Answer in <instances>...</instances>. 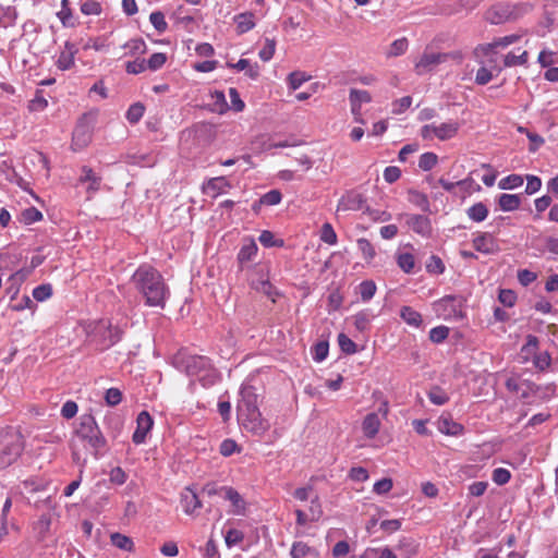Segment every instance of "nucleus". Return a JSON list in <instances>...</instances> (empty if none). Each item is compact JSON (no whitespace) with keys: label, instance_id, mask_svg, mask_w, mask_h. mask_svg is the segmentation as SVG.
Masks as SVG:
<instances>
[{"label":"nucleus","instance_id":"e433bc0d","mask_svg":"<svg viewBox=\"0 0 558 558\" xmlns=\"http://www.w3.org/2000/svg\"><path fill=\"white\" fill-rule=\"evenodd\" d=\"M437 161H438V157L436 154L424 153L420 157L418 167L424 171H428L437 165Z\"/></svg>","mask_w":558,"mask_h":558},{"label":"nucleus","instance_id":"ddd939ff","mask_svg":"<svg viewBox=\"0 0 558 558\" xmlns=\"http://www.w3.org/2000/svg\"><path fill=\"white\" fill-rule=\"evenodd\" d=\"M405 223L417 234L427 236L432 232L430 220L423 215H405Z\"/></svg>","mask_w":558,"mask_h":558},{"label":"nucleus","instance_id":"4c0bfd02","mask_svg":"<svg viewBox=\"0 0 558 558\" xmlns=\"http://www.w3.org/2000/svg\"><path fill=\"white\" fill-rule=\"evenodd\" d=\"M124 48L129 49V53L131 56L143 54L146 52V44L141 38L131 39L124 45Z\"/></svg>","mask_w":558,"mask_h":558},{"label":"nucleus","instance_id":"bf43d9fd","mask_svg":"<svg viewBox=\"0 0 558 558\" xmlns=\"http://www.w3.org/2000/svg\"><path fill=\"white\" fill-rule=\"evenodd\" d=\"M23 221L27 225L43 219V214L35 207H29L22 213Z\"/></svg>","mask_w":558,"mask_h":558},{"label":"nucleus","instance_id":"aec40b11","mask_svg":"<svg viewBox=\"0 0 558 558\" xmlns=\"http://www.w3.org/2000/svg\"><path fill=\"white\" fill-rule=\"evenodd\" d=\"M291 558H318L317 549L304 542H294L290 550Z\"/></svg>","mask_w":558,"mask_h":558},{"label":"nucleus","instance_id":"6e6552de","mask_svg":"<svg viewBox=\"0 0 558 558\" xmlns=\"http://www.w3.org/2000/svg\"><path fill=\"white\" fill-rule=\"evenodd\" d=\"M240 400L236 405V416H247L258 409L257 395L253 387H242L240 390Z\"/></svg>","mask_w":558,"mask_h":558},{"label":"nucleus","instance_id":"7c9ffc66","mask_svg":"<svg viewBox=\"0 0 558 558\" xmlns=\"http://www.w3.org/2000/svg\"><path fill=\"white\" fill-rule=\"evenodd\" d=\"M428 398L436 405H444L449 401L448 393L439 386H433L428 391Z\"/></svg>","mask_w":558,"mask_h":558},{"label":"nucleus","instance_id":"c9c22d12","mask_svg":"<svg viewBox=\"0 0 558 558\" xmlns=\"http://www.w3.org/2000/svg\"><path fill=\"white\" fill-rule=\"evenodd\" d=\"M320 240L329 245H335L337 243V234L329 222H325L322 226Z\"/></svg>","mask_w":558,"mask_h":558},{"label":"nucleus","instance_id":"37998d69","mask_svg":"<svg viewBox=\"0 0 558 558\" xmlns=\"http://www.w3.org/2000/svg\"><path fill=\"white\" fill-rule=\"evenodd\" d=\"M426 270L430 274H442L445 271V265L440 257L432 255L426 263Z\"/></svg>","mask_w":558,"mask_h":558},{"label":"nucleus","instance_id":"f257e3e1","mask_svg":"<svg viewBox=\"0 0 558 558\" xmlns=\"http://www.w3.org/2000/svg\"><path fill=\"white\" fill-rule=\"evenodd\" d=\"M132 282L147 306L165 307L169 290L157 269L150 265L140 266L132 276Z\"/></svg>","mask_w":558,"mask_h":558},{"label":"nucleus","instance_id":"79ce46f5","mask_svg":"<svg viewBox=\"0 0 558 558\" xmlns=\"http://www.w3.org/2000/svg\"><path fill=\"white\" fill-rule=\"evenodd\" d=\"M281 202V193L278 190H271L264 194L259 201L258 205L274 206Z\"/></svg>","mask_w":558,"mask_h":558},{"label":"nucleus","instance_id":"a19ab883","mask_svg":"<svg viewBox=\"0 0 558 558\" xmlns=\"http://www.w3.org/2000/svg\"><path fill=\"white\" fill-rule=\"evenodd\" d=\"M338 344L342 352L347 354H354L357 349L354 341H352L347 335L340 333L338 336Z\"/></svg>","mask_w":558,"mask_h":558},{"label":"nucleus","instance_id":"9b49d317","mask_svg":"<svg viewBox=\"0 0 558 558\" xmlns=\"http://www.w3.org/2000/svg\"><path fill=\"white\" fill-rule=\"evenodd\" d=\"M153 418L146 411H142L136 420V429L133 434V442L136 445L143 444L146 439L148 432L153 427Z\"/></svg>","mask_w":558,"mask_h":558},{"label":"nucleus","instance_id":"393cba45","mask_svg":"<svg viewBox=\"0 0 558 558\" xmlns=\"http://www.w3.org/2000/svg\"><path fill=\"white\" fill-rule=\"evenodd\" d=\"M256 253H257L256 243L254 242V240H248L241 246L240 252L238 254V260L240 264L250 262L256 255Z\"/></svg>","mask_w":558,"mask_h":558},{"label":"nucleus","instance_id":"ea45409f","mask_svg":"<svg viewBox=\"0 0 558 558\" xmlns=\"http://www.w3.org/2000/svg\"><path fill=\"white\" fill-rule=\"evenodd\" d=\"M357 247L362 252L363 257L366 260H372L375 257V255H376L374 246L372 245V243L367 239H364V238L359 239L357 240Z\"/></svg>","mask_w":558,"mask_h":558},{"label":"nucleus","instance_id":"20e7f679","mask_svg":"<svg viewBox=\"0 0 558 558\" xmlns=\"http://www.w3.org/2000/svg\"><path fill=\"white\" fill-rule=\"evenodd\" d=\"M89 336L100 350H105L120 341L122 330L112 326L109 320L102 319L95 324Z\"/></svg>","mask_w":558,"mask_h":558},{"label":"nucleus","instance_id":"2f4dec72","mask_svg":"<svg viewBox=\"0 0 558 558\" xmlns=\"http://www.w3.org/2000/svg\"><path fill=\"white\" fill-rule=\"evenodd\" d=\"M523 184V177L520 174H510L504 179H501L498 183L499 189L501 190H513Z\"/></svg>","mask_w":558,"mask_h":558},{"label":"nucleus","instance_id":"13d9d810","mask_svg":"<svg viewBox=\"0 0 558 558\" xmlns=\"http://www.w3.org/2000/svg\"><path fill=\"white\" fill-rule=\"evenodd\" d=\"M492 478L497 485H505L510 481L511 474L507 469L497 468L493 471Z\"/></svg>","mask_w":558,"mask_h":558},{"label":"nucleus","instance_id":"f8f14e48","mask_svg":"<svg viewBox=\"0 0 558 558\" xmlns=\"http://www.w3.org/2000/svg\"><path fill=\"white\" fill-rule=\"evenodd\" d=\"M473 247L484 254H494L498 252L499 247L495 238L487 232L478 233L472 241Z\"/></svg>","mask_w":558,"mask_h":558},{"label":"nucleus","instance_id":"3c124183","mask_svg":"<svg viewBox=\"0 0 558 558\" xmlns=\"http://www.w3.org/2000/svg\"><path fill=\"white\" fill-rule=\"evenodd\" d=\"M51 294L52 288L50 284H40L33 290V298L39 302L46 301Z\"/></svg>","mask_w":558,"mask_h":558},{"label":"nucleus","instance_id":"f03ea898","mask_svg":"<svg viewBox=\"0 0 558 558\" xmlns=\"http://www.w3.org/2000/svg\"><path fill=\"white\" fill-rule=\"evenodd\" d=\"M75 437L96 459L100 457L101 450L107 444L105 436L92 414H83L80 417L78 425L75 428Z\"/></svg>","mask_w":558,"mask_h":558},{"label":"nucleus","instance_id":"473e14b6","mask_svg":"<svg viewBox=\"0 0 558 558\" xmlns=\"http://www.w3.org/2000/svg\"><path fill=\"white\" fill-rule=\"evenodd\" d=\"M111 543L117 548L131 551L133 548V542L130 537L120 534V533H113L111 534Z\"/></svg>","mask_w":558,"mask_h":558},{"label":"nucleus","instance_id":"338daca9","mask_svg":"<svg viewBox=\"0 0 558 558\" xmlns=\"http://www.w3.org/2000/svg\"><path fill=\"white\" fill-rule=\"evenodd\" d=\"M412 104V98L410 96H404L392 104V112L395 114H400L404 112Z\"/></svg>","mask_w":558,"mask_h":558},{"label":"nucleus","instance_id":"603ef678","mask_svg":"<svg viewBox=\"0 0 558 558\" xmlns=\"http://www.w3.org/2000/svg\"><path fill=\"white\" fill-rule=\"evenodd\" d=\"M259 242L265 246V247H272V246H282L283 245V241L282 240H275V235L272 232L268 231V230H264L259 238H258Z\"/></svg>","mask_w":558,"mask_h":558},{"label":"nucleus","instance_id":"5701e85b","mask_svg":"<svg viewBox=\"0 0 558 558\" xmlns=\"http://www.w3.org/2000/svg\"><path fill=\"white\" fill-rule=\"evenodd\" d=\"M521 197L517 194H501L498 205L504 211H512L520 207Z\"/></svg>","mask_w":558,"mask_h":558},{"label":"nucleus","instance_id":"c85d7f7f","mask_svg":"<svg viewBox=\"0 0 558 558\" xmlns=\"http://www.w3.org/2000/svg\"><path fill=\"white\" fill-rule=\"evenodd\" d=\"M210 97L213 99V111L220 114L228 111L229 106L223 92L215 90L211 93Z\"/></svg>","mask_w":558,"mask_h":558},{"label":"nucleus","instance_id":"0eeeda50","mask_svg":"<svg viewBox=\"0 0 558 558\" xmlns=\"http://www.w3.org/2000/svg\"><path fill=\"white\" fill-rule=\"evenodd\" d=\"M239 423L250 433L262 436L270 427L267 420L263 418L259 410L247 414V416L238 417Z\"/></svg>","mask_w":558,"mask_h":558},{"label":"nucleus","instance_id":"a878e982","mask_svg":"<svg viewBox=\"0 0 558 558\" xmlns=\"http://www.w3.org/2000/svg\"><path fill=\"white\" fill-rule=\"evenodd\" d=\"M468 217L475 221V222H482L484 221L488 216V208L485 204L482 202L474 204L466 210Z\"/></svg>","mask_w":558,"mask_h":558},{"label":"nucleus","instance_id":"680f3d73","mask_svg":"<svg viewBox=\"0 0 558 558\" xmlns=\"http://www.w3.org/2000/svg\"><path fill=\"white\" fill-rule=\"evenodd\" d=\"M105 400L108 405L114 407L122 401V392L118 388H109L106 391Z\"/></svg>","mask_w":558,"mask_h":558},{"label":"nucleus","instance_id":"4468645a","mask_svg":"<svg viewBox=\"0 0 558 558\" xmlns=\"http://www.w3.org/2000/svg\"><path fill=\"white\" fill-rule=\"evenodd\" d=\"M219 496L223 499L229 500L233 507L232 512L234 514H243L245 511V501L242 496L232 487L222 486L219 487Z\"/></svg>","mask_w":558,"mask_h":558},{"label":"nucleus","instance_id":"c03bdc74","mask_svg":"<svg viewBox=\"0 0 558 558\" xmlns=\"http://www.w3.org/2000/svg\"><path fill=\"white\" fill-rule=\"evenodd\" d=\"M230 184L223 177L213 178L208 181L206 185L207 191H213L214 193H221L226 187H229Z\"/></svg>","mask_w":558,"mask_h":558},{"label":"nucleus","instance_id":"dca6fc26","mask_svg":"<svg viewBox=\"0 0 558 558\" xmlns=\"http://www.w3.org/2000/svg\"><path fill=\"white\" fill-rule=\"evenodd\" d=\"M438 183L441 185L444 190L452 193L456 196L463 197L464 194L470 193V189L473 184V180L464 179L458 182H449L442 178L439 179Z\"/></svg>","mask_w":558,"mask_h":558},{"label":"nucleus","instance_id":"a18cd8bd","mask_svg":"<svg viewBox=\"0 0 558 558\" xmlns=\"http://www.w3.org/2000/svg\"><path fill=\"white\" fill-rule=\"evenodd\" d=\"M149 21L159 33L165 32L168 27L165 15L160 11L150 13Z\"/></svg>","mask_w":558,"mask_h":558},{"label":"nucleus","instance_id":"6e6d98bb","mask_svg":"<svg viewBox=\"0 0 558 558\" xmlns=\"http://www.w3.org/2000/svg\"><path fill=\"white\" fill-rule=\"evenodd\" d=\"M520 38L519 35H508V36H505V37H500V38H496L493 43H490L488 45V48L489 49H495V48H505L509 45H512L514 44L515 41H518Z\"/></svg>","mask_w":558,"mask_h":558},{"label":"nucleus","instance_id":"2eb2a0df","mask_svg":"<svg viewBox=\"0 0 558 558\" xmlns=\"http://www.w3.org/2000/svg\"><path fill=\"white\" fill-rule=\"evenodd\" d=\"M365 201L362 194L349 192L343 195L337 206V211L360 210L363 208Z\"/></svg>","mask_w":558,"mask_h":558},{"label":"nucleus","instance_id":"f704fd0d","mask_svg":"<svg viewBox=\"0 0 558 558\" xmlns=\"http://www.w3.org/2000/svg\"><path fill=\"white\" fill-rule=\"evenodd\" d=\"M361 299L364 302L369 301L376 292V284L373 280H364L359 286Z\"/></svg>","mask_w":558,"mask_h":558},{"label":"nucleus","instance_id":"0e129e2a","mask_svg":"<svg viewBox=\"0 0 558 558\" xmlns=\"http://www.w3.org/2000/svg\"><path fill=\"white\" fill-rule=\"evenodd\" d=\"M236 451H240V448L233 439H225L220 445V453L225 457H230Z\"/></svg>","mask_w":558,"mask_h":558},{"label":"nucleus","instance_id":"412c9836","mask_svg":"<svg viewBox=\"0 0 558 558\" xmlns=\"http://www.w3.org/2000/svg\"><path fill=\"white\" fill-rule=\"evenodd\" d=\"M439 432L450 436H458L462 434L463 426L452 421L450 416H440L437 421Z\"/></svg>","mask_w":558,"mask_h":558},{"label":"nucleus","instance_id":"58836bf2","mask_svg":"<svg viewBox=\"0 0 558 558\" xmlns=\"http://www.w3.org/2000/svg\"><path fill=\"white\" fill-rule=\"evenodd\" d=\"M527 61V52L523 51L521 54L517 56L513 52H509L506 54L504 63L505 66H515L525 64Z\"/></svg>","mask_w":558,"mask_h":558},{"label":"nucleus","instance_id":"9d476101","mask_svg":"<svg viewBox=\"0 0 558 558\" xmlns=\"http://www.w3.org/2000/svg\"><path fill=\"white\" fill-rule=\"evenodd\" d=\"M446 57L441 56V52H427L424 51L420 60L415 63V71L422 75L433 71L438 64L445 63Z\"/></svg>","mask_w":558,"mask_h":558},{"label":"nucleus","instance_id":"8fccbe9b","mask_svg":"<svg viewBox=\"0 0 558 558\" xmlns=\"http://www.w3.org/2000/svg\"><path fill=\"white\" fill-rule=\"evenodd\" d=\"M81 12L85 15H99L101 5L95 0H87L81 4Z\"/></svg>","mask_w":558,"mask_h":558},{"label":"nucleus","instance_id":"f3484780","mask_svg":"<svg viewBox=\"0 0 558 558\" xmlns=\"http://www.w3.org/2000/svg\"><path fill=\"white\" fill-rule=\"evenodd\" d=\"M181 505L186 514H193L202 507L198 495L190 487H186L181 493Z\"/></svg>","mask_w":558,"mask_h":558},{"label":"nucleus","instance_id":"69168bd1","mask_svg":"<svg viewBox=\"0 0 558 558\" xmlns=\"http://www.w3.org/2000/svg\"><path fill=\"white\" fill-rule=\"evenodd\" d=\"M328 343L325 341L318 342L314 347L313 357L316 362L324 361L328 355Z\"/></svg>","mask_w":558,"mask_h":558},{"label":"nucleus","instance_id":"b1692460","mask_svg":"<svg viewBox=\"0 0 558 558\" xmlns=\"http://www.w3.org/2000/svg\"><path fill=\"white\" fill-rule=\"evenodd\" d=\"M100 177L96 175L94 173V171L84 166L82 168V174H81V178H80V182L84 183V182H88V187H87V191H92V192H96L99 190V185H100Z\"/></svg>","mask_w":558,"mask_h":558},{"label":"nucleus","instance_id":"4d7b16f0","mask_svg":"<svg viewBox=\"0 0 558 558\" xmlns=\"http://www.w3.org/2000/svg\"><path fill=\"white\" fill-rule=\"evenodd\" d=\"M48 106L47 99L43 96L41 92H37L35 97L29 101V111H43Z\"/></svg>","mask_w":558,"mask_h":558},{"label":"nucleus","instance_id":"1a4fd4ad","mask_svg":"<svg viewBox=\"0 0 558 558\" xmlns=\"http://www.w3.org/2000/svg\"><path fill=\"white\" fill-rule=\"evenodd\" d=\"M349 99L354 120L359 123H364L361 109L363 104H368L372 101L371 94L367 90L352 88L350 89Z\"/></svg>","mask_w":558,"mask_h":558},{"label":"nucleus","instance_id":"bb28decb","mask_svg":"<svg viewBox=\"0 0 558 558\" xmlns=\"http://www.w3.org/2000/svg\"><path fill=\"white\" fill-rule=\"evenodd\" d=\"M400 316L410 326L417 328L422 325L421 314L410 306H403L400 310Z\"/></svg>","mask_w":558,"mask_h":558},{"label":"nucleus","instance_id":"4be33fe9","mask_svg":"<svg viewBox=\"0 0 558 558\" xmlns=\"http://www.w3.org/2000/svg\"><path fill=\"white\" fill-rule=\"evenodd\" d=\"M238 34H244L255 26L254 14L252 12L240 13L234 16Z\"/></svg>","mask_w":558,"mask_h":558},{"label":"nucleus","instance_id":"09e8293b","mask_svg":"<svg viewBox=\"0 0 558 558\" xmlns=\"http://www.w3.org/2000/svg\"><path fill=\"white\" fill-rule=\"evenodd\" d=\"M449 336V328L446 326L434 327L429 331V339L435 343L442 342Z\"/></svg>","mask_w":558,"mask_h":558},{"label":"nucleus","instance_id":"052dcab7","mask_svg":"<svg viewBox=\"0 0 558 558\" xmlns=\"http://www.w3.org/2000/svg\"><path fill=\"white\" fill-rule=\"evenodd\" d=\"M166 60H167V57L165 53L156 52L149 57V59L146 63V66L153 71H156L165 64Z\"/></svg>","mask_w":558,"mask_h":558},{"label":"nucleus","instance_id":"7ed1b4c3","mask_svg":"<svg viewBox=\"0 0 558 558\" xmlns=\"http://www.w3.org/2000/svg\"><path fill=\"white\" fill-rule=\"evenodd\" d=\"M24 450L22 434L8 427L0 430V468L5 469L17 461Z\"/></svg>","mask_w":558,"mask_h":558},{"label":"nucleus","instance_id":"e2e57ef3","mask_svg":"<svg viewBox=\"0 0 558 558\" xmlns=\"http://www.w3.org/2000/svg\"><path fill=\"white\" fill-rule=\"evenodd\" d=\"M392 480L391 478H388V477H385V478H381L379 481H377L375 484H374V487H373V492L378 494V495H384V494H387L391 490L392 488Z\"/></svg>","mask_w":558,"mask_h":558},{"label":"nucleus","instance_id":"774afa93","mask_svg":"<svg viewBox=\"0 0 558 558\" xmlns=\"http://www.w3.org/2000/svg\"><path fill=\"white\" fill-rule=\"evenodd\" d=\"M145 60L129 61L125 65V70L129 74H140L146 70Z\"/></svg>","mask_w":558,"mask_h":558},{"label":"nucleus","instance_id":"cd10ccee","mask_svg":"<svg viewBox=\"0 0 558 558\" xmlns=\"http://www.w3.org/2000/svg\"><path fill=\"white\" fill-rule=\"evenodd\" d=\"M209 365V361L204 356H192L186 365L190 375L198 376L202 369Z\"/></svg>","mask_w":558,"mask_h":558},{"label":"nucleus","instance_id":"864d4df0","mask_svg":"<svg viewBox=\"0 0 558 558\" xmlns=\"http://www.w3.org/2000/svg\"><path fill=\"white\" fill-rule=\"evenodd\" d=\"M454 296H445L444 299L439 300L437 303H435V308L437 313L446 312L448 307H450L449 314H456L457 311L454 308Z\"/></svg>","mask_w":558,"mask_h":558},{"label":"nucleus","instance_id":"de8ad7c7","mask_svg":"<svg viewBox=\"0 0 558 558\" xmlns=\"http://www.w3.org/2000/svg\"><path fill=\"white\" fill-rule=\"evenodd\" d=\"M58 17L64 26L72 25V11L70 9V1L62 0L61 1V10L58 12Z\"/></svg>","mask_w":558,"mask_h":558},{"label":"nucleus","instance_id":"a211bd4d","mask_svg":"<svg viewBox=\"0 0 558 558\" xmlns=\"http://www.w3.org/2000/svg\"><path fill=\"white\" fill-rule=\"evenodd\" d=\"M75 45L66 41L64 44V50L58 57L57 66L60 70H69L74 64V56L76 53Z\"/></svg>","mask_w":558,"mask_h":558},{"label":"nucleus","instance_id":"39448f33","mask_svg":"<svg viewBox=\"0 0 558 558\" xmlns=\"http://www.w3.org/2000/svg\"><path fill=\"white\" fill-rule=\"evenodd\" d=\"M460 129L458 122H445L439 125L426 124L421 129V136L424 140H433L437 137L440 141H447L454 137Z\"/></svg>","mask_w":558,"mask_h":558},{"label":"nucleus","instance_id":"5fc2aeb1","mask_svg":"<svg viewBox=\"0 0 558 558\" xmlns=\"http://www.w3.org/2000/svg\"><path fill=\"white\" fill-rule=\"evenodd\" d=\"M407 49H408V40L405 38L397 39L390 45L388 56L397 57V56L403 54Z\"/></svg>","mask_w":558,"mask_h":558},{"label":"nucleus","instance_id":"c756f323","mask_svg":"<svg viewBox=\"0 0 558 558\" xmlns=\"http://www.w3.org/2000/svg\"><path fill=\"white\" fill-rule=\"evenodd\" d=\"M397 264L405 274H411L415 267V258L411 253H399Z\"/></svg>","mask_w":558,"mask_h":558},{"label":"nucleus","instance_id":"49530a36","mask_svg":"<svg viewBox=\"0 0 558 558\" xmlns=\"http://www.w3.org/2000/svg\"><path fill=\"white\" fill-rule=\"evenodd\" d=\"M275 50L276 40L266 38L265 46L260 49L258 56L263 61L267 62L274 57Z\"/></svg>","mask_w":558,"mask_h":558},{"label":"nucleus","instance_id":"423d86ee","mask_svg":"<svg viewBox=\"0 0 558 558\" xmlns=\"http://www.w3.org/2000/svg\"><path fill=\"white\" fill-rule=\"evenodd\" d=\"M93 128L88 116H84L76 124L72 135V148L81 150L92 141Z\"/></svg>","mask_w":558,"mask_h":558},{"label":"nucleus","instance_id":"72a5a7b5","mask_svg":"<svg viewBox=\"0 0 558 558\" xmlns=\"http://www.w3.org/2000/svg\"><path fill=\"white\" fill-rule=\"evenodd\" d=\"M144 111H145V107L143 104L135 102V104L131 105L126 111L128 121L133 124L137 123L142 119Z\"/></svg>","mask_w":558,"mask_h":558},{"label":"nucleus","instance_id":"6ab92c4d","mask_svg":"<svg viewBox=\"0 0 558 558\" xmlns=\"http://www.w3.org/2000/svg\"><path fill=\"white\" fill-rule=\"evenodd\" d=\"M380 425H381V423L378 417V413H376V412L368 413L364 417L363 423H362V430H363L365 437H367L369 439L374 438L378 434Z\"/></svg>","mask_w":558,"mask_h":558}]
</instances>
